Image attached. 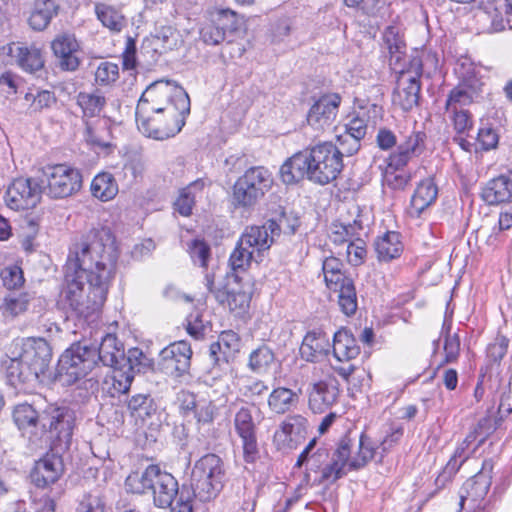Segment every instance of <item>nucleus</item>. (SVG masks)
Returning <instances> with one entry per match:
<instances>
[{
  "label": "nucleus",
  "instance_id": "nucleus-1",
  "mask_svg": "<svg viewBox=\"0 0 512 512\" xmlns=\"http://www.w3.org/2000/svg\"><path fill=\"white\" fill-rule=\"evenodd\" d=\"M119 251L109 228H93L76 237L69 248L62 300L79 317L102 308L115 275Z\"/></svg>",
  "mask_w": 512,
  "mask_h": 512
},
{
  "label": "nucleus",
  "instance_id": "nucleus-2",
  "mask_svg": "<svg viewBox=\"0 0 512 512\" xmlns=\"http://www.w3.org/2000/svg\"><path fill=\"white\" fill-rule=\"evenodd\" d=\"M13 421L27 436L33 451L50 448L57 452L69 449L75 426V412L59 403H47L35 408L28 403L14 407Z\"/></svg>",
  "mask_w": 512,
  "mask_h": 512
},
{
  "label": "nucleus",
  "instance_id": "nucleus-3",
  "mask_svg": "<svg viewBox=\"0 0 512 512\" xmlns=\"http://www.w3.org/2000/svg\"><path fill=\"white\" fill-rule=\"evenodd\" d=\"M342 169L343 151L331 142H324L288 158L280 167V178L288 185L305 178L326 185L336 180Z\"/></svg>",
  "mask_w": 512,
  "mask_h": 512
},
{
  "label": "nucleus",
  "instance_id": "nucleus-4",
  "mask_svg": "<svg viewBox=\"0 0 512 512\" xmlns=\"http://www.w3.org/2000/svg\"><path fill=\"white\" fill-rule=\"evenodd\" d=\"M125 486L134 494L150 493L153 504L162 509L170 507L180 491L177 479L156 464L148 465L142 472L130 473Z\"/></svg>",
  "mask_w": 512,
  "mask_h": 512
},
{
  "label": "nucleus",
  "instance_id": "nucleus-5",
  "mask_svg": "<svg viewBox=\"0 0 512 512\" xmlns=\"http://www.w3.org/2000/svg\"><path fill=\"white\" fill-rule=\"evenodd\" d=\"M178 107L169 106L166 111L151 113L136 118L138 130L146 137L155 140H166L177 135L185 125L190 113V102L180 92L177 99Z\"/></svg>",
  "mask_w": 512,
  "mask_h": 512
},
{
  "label": "nucleus",
  "instance_id": "nucleus-6",
  "mask_svg": "<svg viewBox=\"0 0 512 512\" xmlns=\"http://www.w3.org/2000/svg\"><path fill=\"white\" fill-rule=\"evenodd\" d=\"M95 347L86 341L72 343L60 356L56 380L63 386H71L85 378L97 364Z\"/></svg>",
  "mask_w": 512,
  "mask_h": 512
},
{
  "label": "nucleus",
  "instance_id": "nucleus-7",
  "mask_svg": "<svg viewBox=\"0 0 512 512\" xmlns=\"http://www.w3.org/2000/svg\"><path fill=\"white\" fill-rule=\"evenodd\" d=\"M273 176L264 166L248 168L232 186L231 204L235 209L250 211L272 188Z\"/></svg>",
  "mask_w": 512,
  "mask_h": 512
},
{
  "label": "nucleus",
  "instance_id": "nucleus-8",
  "mask_svg": "<svg viewBox=\"0 0 512 512\" xmlns=\"http://www.w3.org/2000/svg\"><path fill=\"white\" fill-rule=\"evenodd\" d=\"M224 475V463L218 455L208 453L198 459L190 476V489L194 498L201 502L216 498L223 488Z\"/></svg>",
  "mask_w": 512,
  "mask_h": 512
},
{
  "label": "nucleus",
  "instance_id": "nucleus-9",
  "mask_svg": "<svg viewBox=\"0 0 512 512\" xmlns=\"http://www.w3.org/2000/svg\"><path fill=\"white\" fill-rule=\"evenodd\" d=\"M425 139V133L412 132L404 142L398 145L396 152L390 154L384 174V181L388 187L394 190H402L407 186L410 176L397 171L406 166L413 157L419 156L424 151Z\"/></svg>",
  "mask_w": 512,
  "mask_h": 512
},
{
  "label": "nucleus",
  "instance_id": "nucleus-10",
  "mask_svg": "<svg viewBox=\"0 0 512 512\" xmlns=\"http://www.w3.org/2000/svg\"><path fill=\"white\" fill-rule=\"evenodd\" d=\"M180 92L185 102H190L184 88L171 81L158 80L151 83L142 93L137 103L135 117L164 112L169 106L178 107L177 99Z\"/></svg>",
  "mask_w": 512,
  "mask_h": 512
},
{
  "label": "nucleus",
  "instance_id": "nucleus-11",
  "mask_svg": "<svg viewBox=\"0 0 512 512\" xmlns=\"http://www.w3.org/2000/svg\"><path fill=\"white\" fill-rule=\"evenodd\" d=\"M382 112V107L376 103L368 101L364 105H358L352 118L345 124V133L338 136V141L347 154L353 155L359 150L360 140L365 137L368 125H376L382 118Z\"/></svg>",
  "mask_w": 512,
  "mask_h": 512
},
{
  "label": "nucleus",
  "instance_id": "nucleus-12",
  "mask_svg": "<svg viewBox=\"0 0 512 512\" xmlns=\"http://www.w3.org/2000/svg\"><path fill=\"white\" fill-rule=\"evenodd\" d=\"M44 191L53 199H62L77 193L82 187V174L66 164L48 165L42 169Z\"/></svg>",
  "mask_w": 512,
  "mask_h": 512
},
{
  "label": "nucleus",
  "instance_id": "nucleus-13",
  "mask_svg": "<svg viewBox=\"0 0 512 512\" xmlns=\"http://www.w3.org/2000/svg\"><path fill=\"white\" fill-rule=\"evenodd\" d=\"M492 470V460H484L481 470L463 484L459 502L461 510L480 512L486 508L485 499L492 483Z\"/></svg>",
  "mask_w": 512,
  "mask_h": 512
},
{
  "label": "nucleus",
  "instance_id": "nucleus-14",
  "mask_svg": "<svg viewBox=\"0 0 512 512\" xmlns=\"http://www.w3.org/2000/svg\"><path fill=\"white\" fill-rule=\"evenodd\" d=\"M40 185L31 178H17L5 194L7 206L15 211L34 208L41 198Z\"/></svg>",
  "mask_w": 512,
  "mask_h": 512
},
{
  "label": "nucleus",
  "instance_id": "nucleus-15",
  "mask_svg": "<svg viewBox=\"0 0 512 512\" xmlns=\"http://www.w3.org/2000/svg\"><path fill=\"white\" fill-rule=\"evenodd\" d=\"M234 428L242 440L244 459L253 463L258 458L259 450L256 437V423L252 416V409L242 406L235 414Z\"/></svg>",
  "mask_w": 512,
  "mask_h": 512
},
{
  "label": "nucleus",
  "instance_id": "nucleus-16",
  "mask_svg": "<svg viewBox=\"0 0 512 512\" xmlns=\"http://www.w3.org/2000/svg\"><path fill=\"white\" fill-rule=\"evenodd\" d=\"M339 382L333 375L310 384L308 388V405L314 413H324L338 400Z\"/></svg>",
  "mask_w": 512,
  "mask_h": 512
},
{
  "label": "nucleus",
  "instance_id": "nucleus-17",
  "mask_svg": "<svg viewBox=\"0 0 512 512\" xmlns=\"http://www.w3.org/2000/svg\"><path fill=\"white\" fill-rule=\"evenodd\" d=\"M19 354L39 378L46 373L52 360V348L44 338L23 340Z\"/></svg>",
  "mask_w": 512,
  "mask_h": 512
},
{
  "label": "nucleus",
  "instance_id": "nucleus-18",
  "mask_svg": "<svg viewBox=\"0 0 512 512\" xmlns=\"http://www.w3.org/2000/svg\"><path fill=\"white\" fill-rule=\"evenodd\" d=\"M191 356V346L185 340L174 342L160 352L163 368L167 373L176 377H180L189 371Z\"/></svg>",
  "mask_w": 512,
  "mask_h": 512
},
{
  "label": "nucleus",
  "instance_id": "nucleus-19",
  "mask_svg": "<svg viewBox=\"0 0 512 512\" xmlns=\"http://www.w3.org/2000/svg\"><path fill=\"white\" fill-rule=\"evenodd\" d=\"M341 96L337 93H330L321 96L310 108L307 115V122L315 129H324L334 122Z\"/></svg>",
  "mask_w": 512,
  "mask_h": 512
},
{
  "label": "nucleus",
  "instance_id": "nucleus-20",
  "mask_svg": "<svg viewBox=\"0 0 512 512\" xmlns=\"http://www.w3.org/2000/svg\"><path fill=\"white\" fill-rule=\"evenodd\" d=\"M8 54L16 64L26 73L40 76L45 67V60L40 48L32 44L11 43L8 45Z\"/></svg>",
  "mask_w": 512,
  "mask_h": 512
},
{
  "label": "nucleus",
  "instance_id": "nucleus-21",
  "mask_svg": "<svg viewBox=\"0 0 512 512\" xmlns=\"http://www.w3.org/2000/svg\"><path fill=\"white\" fill-rule=\"evenodd\" d=\"M414 68V75H409L404 86L399 88L393 97L395 104L399 105L405 112L411 111L419 103L423 66L421 60L414 58L411 63Z\"/></svg>",
  "mask_w": 512,
  "mask_h": 512
},
{
  "label": "nucleus",
  "instance_id": "nucleus-22",
  "mask_svg": "<svg viewBox=\"0 0 512 512\" xmlns=\"http://www.w3.org/2000/svg\"><path fill=\"white\" fill-rule=\"evenodd\" d=\"M308 421L302 415H290L281 423L280 429L274 434V441L278 448H296L307 433Z\"/></svg>",
  "mask_w": 512,
  "mask_h": 512
},
{
  "label": "nucleus",
  "instance_id": "nucleus-23",
  "mask_svg": "<svg viewBox=\"0 0 512 512\" xmlns=\"http://www.w3.org/2000/svg\"><path fill=\"white\" fill-rule=\"evenodd\" d=\"M51 48L63 70L75 71L79 67L80 61L76 56L79 43L73 34L62 33L56 36L51 42Z\"/></svg>",
  "mask_w": 512,
  "mask_h": 512
},
{
  "label": "nucleus",
  "instance_id": "nucleus-24",
  "mask_svg": "<svg viewBox=\"0 0 512 512\" xmlns=\"http://www.w3.org/2000/svg\"><path fill=\"white\" fill-rule=\"evenodd\" d=\"M54 451L55 453L47 454L44 458L36 462L31 478L37 487L44 488L55 483L62 474V460L57 455L59 452Z\"/></svg>",
  "mask_w": 512,
  "mask_h": 512
},
{
  "label": "nucleus",
  "instance_id": "nucleus-25",
  "mask_svg": "<svg viewBox=\"0 0 512 512\" xmlns=\"http://www.w3.org/2000/svg\"><path fill=\"white\" fill-rule=\"evenodd\" d=\"M383 49L389 54V64L393 70H399L401 79H404L408 72H405L401 61L406 54V44L400 35L399 28L388 26L383 32Z\"/></svg>",
  "mask_w": 512,
  "mask_h": 512
},
{
  "label": "nucleus",
  "instance_id": "nucleus-26",
  "mask_svg": "<svg viewBox=\"0 0 512 512\" xmlns=\"http://www.w3.org/2000/svg\"><path fill=\"white\" fill-rule=\"evenodd\" d=\"M277 229V225L273 221H267L262 226L247 227L239 239L244 246L261 252L271 247L275 237L273 232Z\"/></svg>",
  "mask_w": 512,
  "mask_h": 512
},
{
  "label": "nucleus",
  "instance_id": "nucleus-27",
  "mask_svg": "<svg viewBox=\"0 0 512 512\" xmlns=\"http://www.w3.org/2000/svg\"><path fill=\"white\" fill-rule=\"evenodd\" d=\"M351 454V443L348 438H343L338 444L337 449L332 455V462L325 466L322 470L321 481L336 482L342 478L346 471L344 468L349 467V458Z\"/></svg>",
  "mask_w": 512,
  "mask_h": 512
},
{
  "label": "nucleus",
  "instance_id": "nucleus-28",
  "mask_svg": "<svg viewBox=\"0 0 512 512\" xmlns=\"http://www.w3.org/2000/svg\"><path fill=\"white\" fill-rule=\"evenodd\" d=\"M95 354L97 364L102 363L104 366H116L123 362L124 346L118 341L114 334L106 333L101 337L99 346H95Z\"/></svg>",
  "mask_w": 512,
  "mask_h": 512
},
{
  "label": "nucleus",
  "instance_id": "nucleus-29",
  "mask_svg": "<svg viewBox=\"0 0 512 512\" xmlns=\"http://www.w3.org/2000/svg\"><path fill=\"white\" fill-rule=\"evenodd\" d=\"M438 195V188L433 178L422 180L411 197L409 214L412 217H419L421 213L435 202Z\"/></svg>",
  "mask_w": 512,
  "mask_h": 512
},
{
  "label": "nucleus",
  "instance_id": "nucleus-30",
  "mask_svg": "<svg viewBox=\"0 0 512 512\" xmlns=\"http://www.w3.org/2000/svg\"><path fill=\"white\" fill-rule=\"evenodd\" d=\"M481 197L488 205L509 201L512 197V179L506 175H500L489 180L482 188Z\"/></svg>",
  "mask_w": 512,
  "mask_h": 512
},
{
  "label": "nucleus",
  "instance_id": "nucleus-31",
  "mask_svg": "<svg viewBox=\"0 0 512 512\" xmlns=\"http://www.w3.org/2000/svg\"><path fill=\"white\" fill-rule=\"evenodd\" d=\"M5 370L7 381L14 388L39 381V377L34 374L30 365L24 362L20 354L5 363Z\"/></svg>",
  "mask_w": 512,
  "mask_h": 512
},
{
  "label": "nucleus",
  "instance_id": "nucleus-32",
  "mask_svg": "<svg viewBox=\"0 0 512 512\" xmlns=\"http://www.w3.org/2000/svg\"><path fill=\"white\" fill-rule=\"evenodd\" d=\"M329 341L321 331H309L304 336L299 348L300 356L306 362H316L327 353Z\"/></svg>",
  "mask_w": 512,
  "mask_h": 512
},
{
  "label": "nucleus",
  "instance_id": "nucleus-33",
  "mask_svg": "<svg viewBox=\"0 0 512 512\" xmlns=\"http://www.w3.org/2000/svg\"><path fill=\"white\" fill-rule=\"evenodd\" d=\"M58 11L59 5L54 0H35L28 24L34 31H43Z\"/></svg>",
  "mask_w": 512,
  "mask_h": 512
},
{
  "label": "nucleus",
  "instance_id": "nucleus-34",
  "mask_svg": "<svg viewBox=\"0 0 512 512\" xmlns=\"http://www.w3.org/2000/svg\"><path fill=\"white\" fill-rule=\"evenodd\" d=\"M377 258L381 262H390L401 256L404 246L398 232L388 231L379 237L375 243Z\"/></svg>",
  "mask_w": 512,
  "mask_h": 512
},
{
  "label": "nucleus",
  "instance_id": "nucleus-35",
  "mask_svg": "<svg viewBox=\"0 0 512 512\" xmlns=\"http://www.w3.org/2000/svg\"><path fill=\"white\" fill-rule=\"evenodd\" d=\"M360 353V347L356 339L346 329L335 332L333 337V355L340 361H349L355 359Z\"/></svg>",
  "mask_w": 512,
  "mask_h": 512
},
{
  "label": "nucleus",
  "instance_id": "nucleus-36",
  "mask_svg": "<svg viewBox=\"0 0 512 512\" xmlns=\"http://www.w3.org/2000/svg\"><path fill=\"white\" fill-rule=\"evenodd\" d=\"M299 394L286 387H277L268 397V407L275 414H285L297 405Z\"/></svg>",
  "mask_w": 512,
  "mask_h": 512
},
{
  "label": "nucleus",
  "instance_id": "nucleus-37",
  "mask_svg": "<svg viewBox=\"0 0 512 512\" xmlns=\"http://www.w3.org/2000/svg\"><path fill=\"white\" fill-rule=\"evenodd\" d=\"M476 96L477 93L472 86L467 83L459 84L449 92L445 102V111H464L466 106L473 103Z\"/></svg>",
  "mask_w": 512,
  "mask_h": 512
},
{
  "label": "nucleus",
  "instance_id": "nucleus-38",
  "mask_svg": "<svg viewBox=\"0 0 512 512\" xmlns=\"http://www.w3.org/2000/svg\"><path fill=\"white\" fill-rule=\"evenodd\" d=\"M343 267V262L334 256L326 257L323 260L322 271L324 280L330 290H338L339 284L344 282V280L350 279L343 271Z\"/></svg>",
  "mask_w": 512,
  "mask_h": 512
},
{
  "label": "nucleus",
  "instance_id": "nucleus-39",
  "mask_svg": "<svg viewBox=\"0 0 512 512\" xmlns=\"http://www.w3.org/2000/svg\"><path fill=\"white\" fill-rule=\"evenodd\" d=\"M91 193L101 201H109L118 193V185L112 174L103 172L96 175L91 182Z\"/></svg>",
  "mask_w": 512,
  "mask_h": 512
},
{
  "label": "nucleus",
  "instance_id": "nucleus-40",
  "mask_svg": "<svg viewBox=\"0 0 512 512\" xmlns=\"http://www.w3.org/2000/svg\"><path fill=\"white\" fill-rule=\"evenodd\" d=\"M128 410L132 417L145 421L156 413L157 406L150 394H135L128 401Z\"/></svg>",
  "mask_w": 512,
  "mask_h": 512
},
{
  "label": "nucleus",
  "instance_id": "nucleus-41",
  "mask_svg": "<svg viewBox=\"0 0 512 512\" xmlns=\"http://www.w3.org/2000/svg\"><path fill=\"white\" fill-rule=\"evenodd\" d=\"M334 291L338 292V304L341 311L347 316L355 314L358 303L353 279L344 280V282L339 284L338 290Z\"/></svg>",
  "mask_w": 512,
  "mask_h": 512
},
{
  "label": "nucleus",
  "instance_id": "nucleus-42",
  "mask_svg": "<svg viewBox=\"0 0 512 512\" xmlns=\"http://www.w3.org/2000/svg\"><path fill=\"white\" fill-rule=\"evenodd\" d=\"M274 360L275 354L273 350L263 344L250 353L248 367L255 373H265L274 363Z\"/></svg>",
  "mask_w": 512,
  "mask_h": 512
},
{
  "label": "nucleus",
  "instance_id": "nucleus-43",
  "mask_svg": "<svg viewBox=\"0 0 512 512\" xmlns=\"http://www.w3.org/2000/svg\"><path fill=\"white\" fill-rule=\"evenodd\" d=\"M95 12L103 26L113 32H120L125 26V18L123 14L112 6L98 4L95 7Z\"/></svg>",
  "mask_w": 512,
  "mask_h": 512
},
{
  "label": "nucleus",
  "instance_id": "nucleus-44",
  "mask_svg": "<svg viewBox=\"0 0 512 512\" xmlns=\"http://www.w3.org/2000/svg\"><path fill=\"white\" fill-rule=\"evenodd\" d=\"M77 104L85 117L98 116L106 105V99L99 91L89 93L80 92L77 95Z\"/></svg>",
  "mask_w": 512,
  "mask_h": 512
},
{
  "label": "nucleus",
  "instance_id": "nucleus-45",
  "mask_svg": "<svg viewBox=\"0 0 512 512\" xmlns=\"http://www.w3.org/2000/svg\"><path fill=\"white\" fill-rule=\"evenodd\" d=\"M215 22L229 36L241 31L244 27V19L231 9H221L215 15Z\"/></svg>",
  "mask_w": 512,
  "mask_h": 512
},
{
  "label": "nucleus",
  "instance_id": "nucleus-46",
  "mask_svg": "<svg viewBox=\"0 0 512 512\" xmlns=\"http://www.w3.org/2000/svg\"><path fill=\"white\" fill-rule=\"evenodd\" d=\"M362 225L355 220L353 223L343 224L335 221L331 224L329 237L335 244L341 245L350 243L356 238L357 230H361Z\"/></svg>",
  "mask_w": 512,
  "mask_h": 512
},
{
  "label": "nucleus",
  "instance_id": "nucleus-47",
  "mask_svg": "<svg viewBox=\"0 0 512 512\" xmlns=\"http://www.w3.org/2000/svg\"><path fill=\"white\" fill-rule=\"evenodd\" d=\"M380 448L365 434H362L359 440V451L357 456L349 458V470H358L364 467L376 454V449Z\"/></svg>",
  "mask_w": 512,
  "mask_h": 512
},
{
  "label": "nucleus",
  "instance_id": "nucleus-48",
  "mask_svg": "<svg viewBox=\"0 0 512 512\" xmlns=\"http://www.w3.org/2000/svg\"><path fill=\"white\" fill-rule=\"evenodd\" d=\"M27 293L10 292L7 294L0 306L2 314L6 317H16L27 310L29 304Z\"/></svg>",
  "mask_w": 512,
  "mask_h": 512
},
{
  "label": "nucleus",
  "instance_id": "nucleus-49",
  "mask_svg": "<svg viewBox=\"0 0 512 512\" xmlns=\"http://www.w3.org/2000/svg\"><path fill=\"white\" fill-rule=\"evenodd\" d=\"M251 294L243 287L231 288L228 286V307L238 316L247 312L250 306Z\"/></svg>",
  "mask_w": 512,
  "mask_h": 512
},
{
  "label": "nucleus",
  "instance_id": "nucleus-50",
  "mask_svg": "<svg viewBox=\"0 0 512 512\" xmlns=\"http://www.w3.org/2000/svg\"><path fill=\"white\" fill-rule=\"evenodd\" d=\"M253 254L254 251L250 247L241 244L239 239L229 257V266L234 272L245 271L253 259Z\"/></svg>",
  "mask_w": 512,
  "mask_h": 512
},
{
  "label": "nucleus",
  "instance_id": "nucleus-51",
  "mask_svg": "<svg viewBox=\"0 0 512 512\" xmlns=\"http://www.w3.org/2000/svg\"><path fill=\"white\" fill-rule=\"evenodd\" d=\"M112 372V386L118 393H127L130 389L132 381L134 380V371L129 370L123 365L110 366Z\"/></svg>",
  "mask_w": 512,
  "mask_h": 512
},
{
  "label": "nucleus",
  "instance_id": "nucleus-52",
  "mask_svg": "<svg viewBox=\"0 0 512 512\" xmlns=\"http://www.w3.org/2000/svg\"><path fill=\"white\" fill-rule=\"evenodd\" d=\"M200 39L206 45L211 46L219 45L226 40L227 43L232 42L231 39H228L227 35L223 32L219 25H217L214 19L211 22L206 23L200 29Z\"/></svg>",
  "mask_w": 512,
  "mask_h": 512
},
{
  "label": "nucleus",
  "instance_id": "nucleus-53",
  "mask_svg": "<svg viewBox=\"0 0 512 512\" xmlns=\"http://www.w3.org/2000/svg\"><path fill=\"white\" fill-rule=\"evenodd\" d=\"M85 138L89 144L94 146L101 148H109L111 146V133L107 126H103L102 128H94L92 125L87 123L85 129Z\"/></svg>",
  "mask_w": 512,
  "mask_h": 512
},
{
  "label": "nucleus",
  "instance_id": "nucleus-54",
  "mask_svg": "<svg viewBox=\"0 0 512 512\" xmlns=\"http://www.w3.org/2000/svg\"><path fill=\"white\" fill-rule=\"evenodd\" d=\"M119 78V67L112 62H102L95 72V81L99 85H109Z\"/></svg>",
  "mask_w": 512,
  "mask_h": 512
},
{
  "label": "nucleus",
  "instance_id": "nucleus-55",
  "mask_svg": "<svg viewBox=\"0 0 512 512\" xmlns=\"http://www.w3.org/2000/svg\"><path fill=\"white\" fill-rule=\"evenodd\" d=\"M26 100L32 99L30 109L32 112H41L43 109L50 108L56 103V97L53 92L48 90L38 91L36 95L27 93Z\"/></svg>",
  "mask_w": 512,
  "mask_h": 512
},
{
  "label": "nucleus",
  "instance_id": "nucleus-56",
  "mask_svg": "<svg viewBox=\"0 0 512 512\" xmlns=\"http://www.w3.org/2000/svg\"><path fill=\"white\" fill-rule=\"evenodd\" d=\"M198 425L212 424L216 415V406L207 399H200L197 408L192 414Z\"/></svg>",
  "mask_w": 512,
  "mask_h": 512
},
{
  "label": "nucleus",
  "instance_id": "nucleus-57",
  "mask_svg": "<svg viewBox=\"0 0 512 512\" xmlns=\"http://www.w3.org/2000/svg\"><path fill=\"white\" fill-rule=\"evenodd\" d=\"M455 132L458 135H468L473 128V119L469 110L449 112Z\"/></svg>",
  "mask_w": 512,
  "mask_h": 512
},
{
  "label": "nucleus",
  "instance_id": "nucleus-58",
  "mask_svg": "<svg viewBox=\"0 0 512 512\" xmlns=\"http://www.w3.org/2000/svg\"><path fill=\"white\" fill-rule=\"evenodd\" d=\"M195 204V195L192 193L191 187L183 188L176 201L174 202L175 210L182 216H189L192 214V209Z\"/></svg>",
  "mask_w": 512,
  "mask_h": 512
},
{
  "label": "nucleus",
  "instance_id": "nucleus-59",
  "mask_svg": "<svg viewBox=\"0 0 512 512\" xmlns=\"http://www.w3.org/2000/svg\"><path fill=\"white\" fill-rule=\"evenodd\" d=\"M0 277L3 285L9 290L16 289L24 283L23 272L18 266L3 268Z\"/></svg>",
  "mask_w": 512,
  "mask_h": 512
},
{
  "label": "nucleus",
  "instance_id": "nucleus-60",
  "mask_svg": "<svg viewBox=\"0 0 512 512\" xmlns=\"http://www.w3.org/2000/svg\"><path fill=\"white\" fill-rule=\"evenodd\" d=\"M106 504L102 497L95 494H84L79 501L76 512H105Z\"/></svg>",
  "mask_w": 512,
  "mask_h": 512
},
{
  "label": "nucleus",
  "instance_id": "nucleus-61",
  "mask_svg": "<svg viewBox=\"0 0 512 512\" xmlns=\"http://www.w3.org/2000/svg\"><path fill=\"white\" fill-rule=\"evenodd\" d=\"M459 470V464L455 460L448 461L442 471L438 474L435 479L436 489L428 494V497H433L439 490L443 489L449 482H451L453 476Z\"/></svg>",
  "mask_w": 512,
  "mask_h": 512
},
{
  "label": "nucleus",
  "instance_id": "nucleus-62",
  "mask_svg": "<svg viewBox=\"0 0 512 512\" xmlns=\"http://www.w3.org/2000/svg\"><path fill=\"white\" fill-rule=\"evenodd\" d=\"M346 253L348 262L353 266H359L363 263L367 253L365 242L359 237H356L347 245Z\"/></svg>",
  "mask_w": 512,
  "mask_h": 512
},
{
  "label": "nucleus",
  "instance_id": "nucleus-63",
  "mask_svg": "<svg viewBox=\"0 0 512 512\" xmlns=\"http://www.w3.org/2000/svg\"><path fill=\"white\" fill-rule=\"evenodd\" d=\"M190 256L195 264L201 267L207 266L210 257V247L202 240H194L189 246Z\"/></svg>",
  "mask_w": 512,
  "mask_h": 512
},
{
  "label": "nucleus",
  "instance_id": "nucleus-64",
  "mask_svg": "<svg viewBox=\"0 0 512 512\" xmlns=\"http://www.w3.org/2000/svg\"><path fill=\"white\" fill-rule=\"evenodd\" d=\"M193 497L192 490L186 489L183 486L176 497V504H171L169 507L171 512H194L192 505Z\"/></svg>",
  "mask_w": 512,
  "mask_h": 512
}]
</instances>
